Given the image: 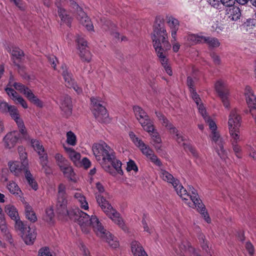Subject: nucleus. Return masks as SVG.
<instances>
[{"label": "nucleus", "mask_w": 256, "mask_h": 256, "mask_svg": "<svg viewBox=\"0 0 256 256\" xmlns=\"http://www.w3.org/2000/svg\"><path fill=\"white\" fill-rule=\"evenodd\" d=\"M92 152L98 161L102 160L101 164L104 170L113 174V168L120 174L123 173L122 170V162L116 158L115 153L105 142H101L94 144Z\"/></svg>", "instance_id": "obj_1"}, {"label": "nucleus", "mask_w": 256, "mask_h": 256, "mask_svg": "<svg viewBox=\"0 0 256 256\" xmlns=\"http://www.w3.org/2000/svg\"><path fill=\"white\" fill-rule=\"evenodd\" d=\"M55 4L58 9L64 8V6H68L70 8V11L74 14L78 20L88 30H93L94 26L90 18L76 2L73 0H56Z\"/></svg>", "instance_id": "obj_2"}, {"label": "nucleus", "mask_w": 256, "mask_h": 256, "mask_svg": "<svg viewBox=\"0 0 256 256\" xmlns=\"http://www.w3.org/2000/svg\"><path fill=\"white\" fill-rule=\"evenodd\" d=\"M72 218L76 220L81 228L82 230L84 233H88L90 226H92L94 230L96 232L102 228V224L96 216H92L91 218L83 212L79 208L73 210Z\"/></svg>", "instance_id": "obj_3"}, {"label": "nucleus", "mask_w": 256, "mask_h": 256, "mask_svg": "<svg viewBox=\"0 0 256 256\" xmlns=\"http://www.w3.org/2000/svg\"><path fill=\"white\" fill-rule=\"evenodd\" d=\"M96 202L104 212L116 224L126 230L123 220L120 214L112 208L109 202L101 195H96Z\"/></svg>", "instance_id": "obj_4"}, {"label": "nucleus", "mask_w": 256, "mask_h": 256, "mask_svg": "<svg viewBox=\"0 0 256 256\" xmlns=\"http://www.w3.org/2000/svg\"><path fill=\"white\" fill-rule=\"evenodd\" d=\"M190 194L189 200L192 202H186L190 206H194L195 208L200 212L201 214L206 220L208 223L210 222V218L208 216V213L206 211V208L204 204H202V200L198 198V196L196 190L193 186H190L188 188Z\"/></svg>", "instance_id": "obj_5"}, {"label": "nucleus", "mask_w": 256, "mask_h": 256, "mask_svg": "<svg viewBox=\"0 0 256 256\" xmlns=\"http://www.w3.org/2000/svg\"><path fill=\"white\" fill-rule=\"evenodd\" d=\"M90 100L92 104V112L95 118L100 122H108L110 119L106 108L100 104L97 98H92Z\"/></svg>", "instance_id": "obj_6"}, {"label": "nucleus", "mask_w": 256, "mask_h": 256, "mask_svg": "<svg viewBox=\"0 0 256 256\" xmlns=\"http://www.w3.org/2000/svg\"><path fill=\"white\" fill-rule=\"evenodd\" d=\"M168 34L161 36L157 38H152L153 46L158 57L167 54L168 51L171 48V44L168 40ZM162 58H163L162 57Z\"/></svg>", "instance_id": "obj_7"}, {"label": "nucleus", "mask_w": 256, "mask_h": 256, "mask_svg": "<svg viewBox=\"0 0 256 256\" xmlns=\"http://www.w3.org/2000/svg\"><path fill=\"white\" fill-rule=\"evenodd\" d=\"M133 110L136 119L144 130L148 132L152 131L153 130V122L144 110L137 106H134Z\"/></svg>", "instance_id": "obj_8"}, {"label": "nucleus", "mask_w": 256, "mask_h": 256, "mask_svg": "<svg viewBox=\"0 0 256 256\" xmlns=\"http://www.w3.org/2000/svg\"><path fill=\"white\" fill-rule=\"evenodd\" d=\"M76 42L81 59L83 61L90 62L92 59V54L88 50L86 40L84 37L78 36Z\"/></svg>", "instance_id": "obj_9"}, {"label": "nucleus", "mask_w": 256, "mask_h": 256, "mask_svg": "<svg viewBox=\"0 0 256 256\" xmlns=\"http://www.w3.org/2000/svg\"><path fill=\"white\" fill-rule=\"evenodd\" d=\"M210 138L214 142V146L218 155L222 159L226 160V152L224 148V142L219 133L216 131L212 132Z\"/></svg>", "instance_id": "obj_10"}, {"label": "nucleus", "mask_w": 256, "mask_h": 256, "mask_svg": "<svg viewBox=\"0 0 256 256\" xmlns=\"http://www.w3.org/2000/svg\"><path fill=\"white\" fill-rule=\"evenodd\" d=\"M191 39L194 40L196 42L206 44L208 46L209 49L217 48L220 44L219 40L214 37L194 34L192 36Z\"/></svg>", "instance_id": "obj_11"}, {"label": "nucleus", "mask_w": 256, "mask_h": 256, "mask_svg": "<svg viewBox=\"0 0 256 256\" xmlns=\"http://www.w3.org/2000/svg\"><path fill=\"white\" fill-rule=\"evenodd\" d=\"M215 89L220 98L224 106L228 108L230 106L228 94V90L225 87L224 83L222 80H218L215 84Z\"/></svg>", "instance_id": "obj_12"}, {"label": "nucleus", "mask_w": 256, "mask_h": 256, "mask_svg": "<svg viewBox=\"0 0 256 256\" xmlns=\"http://www.w3.org/2000/svg\"><path fill=\"white\" fill-rule=\"evenodd\" d=\"M96 234L98 236L105 240L112 248H116L119 246L117 238L114 237L109 232H106L102 226Z\"/></svg>", "instance_id": "obj_13"}, {"label": "nucleus", "mask_w": 256, "mask_h": 256, "mask_svg": "<svg viewBox=\"0 0 256 256\" xmlns=\"http://www.w3.org/2000/svg\"><path fill=\"white\" fill-rule=\"evenodd\" d=\"M167 34L164 21L160 18H156L153 26V32L151 36L152 39H158V38L161 36Z\"/></svg>", "instance_id": "obj_14"}, {"label": "nucleus", "mask_w": 256, "mask_h": 256, "mask_svg": "<svg viewBox=\"0 0 256 256\" xmlns=\"http://www.w3.org/2000/svg\"><path fill=\"white\" fill-rule=\"evenodd\" d=\"M240 120L241 117L238 112V110L236 108L232 110L228 121L229 130L232 131L234 129L239 130L240 126Z\"/></svg>", "instance_id": "obj_15"}, {"label": "nucleus", "mask_w": 256, "mask_h": 256, "mask_svg": "<svg viewBox=\"0 0 256 256\" xmlns=\"http://www.w3.org/2000/svg\"><path fill=\"white\" fill-rule=\"evenodd\" d=\"M66 205V198H58V201L56 204V210L60 214L68 216L70 218H72V216L74 213L73 210L72 211L68 210Z\"/></svg>", "instance_id": "obj_16"}, {"label": "nucleus", "mask_w": 256, "mask_h": 256, "mask_svg": "<svg viewBox=\"0 0 256 256\" xmlns=\"http://www.w3.org/2000/svg\"><path fill=\"white\" fill-rule=\"evenodd\" d=\"M244 94L246 103L250 108V112L254 110H256V96L252 88L249 86H246L245 88Z\"/></svg>", "instance_id": "obj_17"}, {"label": "nucleus", "mask_w": 256, "mask_h": 256, "mask_svg": "<svg viewBox=\"0 0 256 256\" xmlns=\"http://www.w3.org/2000/svg\"><path fill=\"white\" fill-rule=\"evenodd\" d=\"M19 133L16 131H13L8 133L4 138L5 147L8 148H13L16 144L20 138Z\"/></svg>", "instance_id": "obj_18"}, {"label": "nucleus", "mask_w": 256, "mask_h": 256, "mask_svg": "<svg viewBox=\"0 0 256 256\" xmlns=\"http://www.w3.org/2000/svg\"><path fill=\"white\" fill-rule=\"evenodd\" d=\"M60 108L66 116H70L72 112V102L70 98L68 95L61 97Z\"/></svg>", "instance_id": "obj_19"}, {"label": "nucleus", "mask_w": 256, "mask_h": 256, "mask_svg": "<svg viewBox=\"0 0 256 256\" xmlns=\"http://www.w3.org/2000/svg\"><path fill=\"white\" fill-rule=\"evenodd\" d=\"M27 162H9L8 166L10 172L15 176H18L22 174L26 166Z\"/></svg>", "instance_id": "obj_20"}, {"label": "nucleus", "mask_w": 256, "mask_h": 256, "mask_svg": "<svg viewBox=\"0 0 256 256\" xmlns=\"http://www.w3.org/2000/svg\"><path fill=\"white\" fill-rule=\"evenodd\" d=\"M21 236L26 244H32L34 243L36 238V233L34 229L31 228L28 226L27 230H26L24 234Z\"/></svg>", "instance_id": "obj_21"}, {"label": "nucleus", "mask_w": 256, "mask_h": 256, "mask_svg": "<svg viewBox=\"0 0 256 256\" xmlns=\"http://www.w3.org/2000/svg\"><path fill=\"white\" fill-rule=\"evenodd\" d=\"M131 250L134 256H148L140 244L137 241L132 242Z\"/></svg>", "instance_id": "obj_22"}, {"label": "nucleus", "mask_w": 256, "mask_h": 256, "mask_svg": "<svg viewBox=\"0 0 256 256\" xmlns=\"http://www.w3.org/2000/svg\"><path fill=\"white\" fill-rule=\"evenodd\" d=\"M160 176L164 181L172 184L174 187L178 186L179 180L177 179H175L174 176L167 171L161 169L160 170Z\"/></svg>", "instance_id": "obj_23"}, {"label": "nucleus", "mask_w": 256, "mask_h": 256, "mask_svg": "<svg viewBox=\"0 0 256 256\" xmlns=\"http://www.w3.org/2000/svg\"><path fill=\"white\" fill-rule=\"evenodd\" d=\"M169 26L171 28V34L174 41L176 40V32L178 29L179 22L178 20L173 17H169L168 20Z\"/></svg>", "instance_id": "obj_24"}, {"label": "nucleus", "mask_w": 256, "mask_h": 256, "mask_svg": "<svg viewBox=\"0 0 256 256\" xmlns=\"http://www.w3.org/2000/svg\"><path fill=\"white\" fill-rule=\"evenodd\" d=\"M156 114L157 116L159 118V120L162 121V125L170 130V134L177 132V129L174 127L172 124L169 122L168 120L160 112H156Z\"/></svg>", "instance_id": "obj_25"}, {"label": "nucleus", "mask_w": 256, "mask_h": 256, "mask_svg": "<svg viewBox=\"0 0 256 256\" xmlns=\"http://www.w3.org/2000/svg\"><path fill=\"white\" fill-rule=\"evenodd\" d=\"M16 122L18 125V126L20 130V132L22 136V138L25 140H30V137L28 134L26 130V127L24 126V122L22 118H20V116H17L16 118L13 119Z\"/></svg>", "instance_id": "obj_26"}, {"label": "nucleus", "mask_w": 256, "mask_h": 256, "mask_svg": "<svg viewBox=\"0 0 256 256\" xmlns=\"http://www.w3.org/2000/svg\"><path fill=\"white\" fill-rule=\"evenodd\" d=\"M25 178L29 186L33 190H36L38 188V185L35 180L33 178L32 175L26 166L24 170Z\"/></svg>", "instance_id": "obj_27"}, {"label": "nucleus", "mask_w": 256, "mask_h": 256, "mask_svg": "<svg viewBox=\"0 0 256 256\" xmlns=\"http://www.w3.org/2000/svg\"><path fill=\"white\" fill-rule=\"evenodd\" d=\"M228 11V10H226ZM228 14H229L228 18L230 20L236 21L240 18L241 16L240 10L236 6H232L228 9Z\"/></svg>", "instance_id": "obj_28"}, {"label": "nucleus", "mask_w": 256, "mask_h": 256, "mask_svg": "<svg viewBox=\"0 0 256 256\" xmlns=\"http://www.w3.org/2000/svg\"><path fill=\"white\" fill-rule=\"evenodd\" d=\"M58 12L62 22L66 24L68 26H70L72 18L67 14L64 8L58 9Z\"/></svg>", "instance_id": "obj_29"}, {"label": "nucleus", "mask_w": 256, "mask_h": 256, "mask_svg": "<svg viewBox=\"0 0 256 256\" xmlns=\"http://www.w3.org/2000/svg\"><path fill=\"white\" fill-rule=\"evenodd\" d=\"M174 188L176 190L178 194L180 196L182 200H186V201L189 200L190 194H188L187 190L184 188L183 186L180 184L179 181L178 184V186Z\"/></svg>", "instance_id": "obj_30"}, {"label": "nucleus", "mask_w": 256, "mask_h": 256, "mask_svg": "<svg viewBox=\"0 0 256 256\" xmlns=\"http://www.w3.org/2000/svg\"><path fill=\"white\" fill-rule=\"evenodd\" d=\"M55 160L57 165L61 170L69 165V162L61 154L57 153L55 155Z\"/></svg>", "instance_id": "obj_31"}, {"label": "nucleus", "mask_w": 256, "mask_h": 256, "mask_svg": "<svg viewBox=\"0 0 256 256\" xmlns=\"http://www.w3.org/2000/svg\"><path fill=\"white\" fill-rule=\"evenodd\" d=\"M61 170L64 176L68 178L70 180L74 182H76V179L75 176V174L72 167L70 166V164L64 168V169Z\"/></svg>", "instance_id": "obj_32"}, {"label": "nucleus", "mask_w": 256, "mask_h": 256, "mask_svg": "<svg viewBox=\"0 0 256 256\" xmlns=\"http://www.w3.org/2000/svg\"><path fill=\"white\" fill-rule=\"evenodd\" d=\"M5 212L13 220L19 218L18 212L16 208L12 205H8L5 207Z\"/></svg>", "instance_id": "obj_33"}, {"label": "nucleus", "mask_w": 256, "mask_h": 256, "mask_svg": "<svg viewBox=\"0 0 256 256\" xmlns=\"http://www.w3.org/2000/svg\"><path fill=\"white\" fill-rule=\"evenodd\" d=\"M27 141L30 140V144L34 150L38 152L39 156L43 154L44 151V148L41 144L40 142L36 139H30L26 140Z\"/></svg>", "instance_id": "obj_34"}, {"label": "nucleus", "mask_w": 256, "mask_h": 256, "mask_svg": "<svg viewBox=\"0 0 256 256\" xmlns=\"http://www.w3.org/2000/svg\"><path fill=\"white\" fill-rule=\"evenodd\" d=\"M74 197L80 202L81 208L85 210L88 208V203L86 200L85 196L82 194V193L79 192H76L74 194Z\"/></svg>", "instance_id": "obj_35"}, {"label": "nucleus", "mask_w": 256, "mask_h": 256, "mask_svg": "<svg viewBox=\"0 0 256 256\" xmlns=\"http://www.w3.org/2000/svg\"><path fill=\"white\" fill-rule=\"evenodd\" d=\"M12 55L14 60V62L18 66V64H16V60L18 62L21 60L24 56V52L18 48H14L12 51Z\"/></svg>", "instance_id": "obj_36"}, {"label": "nucleus", "mask_w": 256, "mask_h": 256, "mask_svg": "<svg viewBox=\"0 0 256 256\" xmlns=\"http://www.w3.org/2000/svg\"><path fill=\"white\" fill-rule=\"evenodd\" d=\"M25 214L26 218L32 222H35L37 218L36 216L35 213L32 210V207L28 204H26L25 206Z\"/></svg>", "instance_id": "obj_37"}, {"label": "nucleus", "mask_w": 256, "mask_h": 256, "mask_svg": "<svg viewBox=\"0 0 256 256\" xmlns=\"http://www.w3.org/2000/svg\"><path fill=\"white\" fill-rule=\"evenodd\" d=\"M26 96L34 104L39 107L42 106V102L32 92V90L28 91Z\"/></svg>", "instance_id": "obj_38"}, {"label": "nucleus", "mask_w": 256, "mask_h": 256, "mask_svg": "<svg viewBox=\"0 0 256 256\" xmlns=\"http://www.w3.org/2000/svg\"><path fill=\"white\" fill-rule=\"evenodd\" d=\"M7 188L9 192L14 194L20 196L22 191L18 184L14 182H10L7 186Z\"/></svg>", "instance_id": "obj_39"}, {"label": "nucleus", "mask_w": 256, "mask_h": 256, "mask_svg": "<svg viewBox=\"0 0 256 256\" xmlns=\"http://www.w3.org/2000/svg\"><path fill=\"white\" fill-rule=\"evenodd\" d=\"M62 75L66 82V86L68 87H70L74 86V80L72 78V74H70L66 70H64Z\"/></svg>", "instance_id": "obj_40"}, {"label": "nucleus", "mask_w": 256, "mask_h": 256, "mask_svg": "<svg viewBox=\"0 0 256 256\" xmlns=\"http://www.w3.org/2000/svg\"><path fill=\"white\" fill-rule=\"evenodd\" d=\"M64 148L65 150L68 152L70 158L74 163H76V162H78L80 158V153L76 152L74 149L72 148Z\"/></svg>", "instance_id": "obj_41"}, {"label": "nucleus", "mask_w": 256, "mask_h": 256, "mask_svg": "<svg viewBox=\"0 0 256 256\" xmlns=\"http://www.w3.org/2000/svg\"><path fill=\"white\" fill-rule=\"evenodd\" d=\"M167 54H163V56L162 57L164 58H161L160 57H158L159 58V60L162 66L165 69L166 72L169 76H172V72L171 70L170 66L168 65V59L166 58Z\"/></svg>", "instance_id": "obj_42"}, {"label": "nucleus", "mask_w": 256, "mask_h": 256, "mask_svg": "<svg viewBox=\"0 0 256 256\" xmlns=\"http://www.w3.org/2000/svg\"><path fill=\"white\" fill-rule=\"evenodd\" d=\"M14 221L16 222L15 228L16 230H19L20 232L21 236L24 235L26 230L28 229V226L20 220V218H17Z\"/></svg>", "instance_id": "obj_43"}, {"label": "nucleus", "mask_w": 256, "mask_h": 256, "mask_svg": "<svg viewBox=\"0 0 256 256\" xmlns=\"http://www.w3.org/2000/svg\"><path fill=\"white\" fill-rule=\"evenodd\" d=\"M12 86L18 90L23 93L26 96L27 92L30 91V90L28 87H26L24 84L21 83L14 82L12 84Z\"/></svg>", "instance_id": "obj_44"}, {"label": "nucleus", "mask_w": 256, "mask_h": 256, "mask_svg": "<svg viewBox=\"0 0 256 256\" xmlns=\"http://www.w3.org/2000/svg\"><path fill=\"white\" fill-rule=\"evenodd\" d=\"M230 134L232 137V144H233V143L237 144L240 141L239 130L234 129L232 131L230 130Z\"/></svg>", "instance_id": "obj_45"}, {"label": "nucleus", "mask_w": 256, "mask_h": 256, "mask_svg": "<svg viewBox=\"0 0 256 256\" xmlns=\"http://www.w3.org/2000/svg\"><path fill=\"white\" fill-rule=\"evenodd\" d=\"M7 114H9L12 119L16 118L19 116L20 114L18 110L14 106L10 105L8 109Z\"/></svg>", "instance_id": "obj_46"}, {"label": "nucleus", "mask_w": 256, "mask_h": 256, "mask_svg": "<svg viewBox=\"0 0 256 256\" xmlns=\"http://www.w3.org/2000/svg\"><path fill=\"white\" fill-rule=\"evenodd\" d=\"M66 138V142L68 144L73 146L76 144V136L72 132H67Z\"/></svg>", "instance_id": "obj_47"}, {"label": "nucleus", "mask_w": 256, "mask_h": 256, "mask_svg": "<svg viewBox=\"0 0 256 256\" xmlns=\"http://www.w3.org/2000/svg\"><path fill=\"white\" fill-rule=\"evenodd\" d=\"M38 255L40 256H56L54 252L46 246L42 248L39 250Z\"/></svg>", "instance_id": "obj_48"}, {"label": "nucleus", "mask_w": 256, "mask_h": 256, "mask_svg": "<svg viewBox=\"0 0 256 256\" xmlns=\"http://www.w3.org/2000/svg\"><path fill=\"white\" fill-rule=\"evenodd\" d=\"M18 150L21 160L24 162H26L27 158V154L25 152L24 148L22 146H19L18 148Z\"/></svg>", "instance_id": "obj_49"}, {"label": "nucleus", "mask_w": 256, "mask_h": 256, "mask_svg": "<svg viewBox=\"0 0 256 256\" xmlns=\"http://www.w3.org/2000/svg\"><path fill=\"white\" fill-rule=\"evenodd\" d=\"M152 138L154 142L156 144H160L162 142L160 137L158 133L154 131V127L153 126V130L150 132Z\"/></svg>", "instance_id": "obj_50"}, {"label": "nucleus", "mask_w": 256, "mask_h": 256, "mask_svg": "<svg viewBox=\"0 0 256 256\" xmlns=\"http://www.w3.org/2000/svg\"><path fill=\"white\" fill-rule=\"evenodd\" d=\"M115 25L109 20H106L102 24V28L106 31H111L114 29Z\"/></svg>", "instance_id": "obj_51"}, {"label": "nucleus", "mask_w": 256, "mask_h": 256, "mask_svg": "<svg viewBox=\"0 0 256 256\" xmlns=\"http://www.w3.org/2000/svg\"><path fill=\"white\" fill-rule=\"evenodd\" d=\"M182 144L186 150L189 151L195 158L198 157V154L196 149L193 146L187 144L184 142Z\"/></svg>", "instance_id": "obj_52"}, {"label": "nucleus", "mask_w": 256, "mask_h": 256, "mask_svg": "<svg viewBox=\"0 0 256 256\" xmlns=\"http://www.w3.org/2000/svg\"><path fill=\"white\" fill-rule=\"evenodd\" d=\"M140 150H141L142 154H144L146 156L147 158H148L150 156H151V154H152L154 153V152L152 151V150L149 148V146L146 145L145 144H144V147L142 146L140 148Z\"/></svg>", "instance_id": "obj_53"}, {"label": "nucleus", "mask_w": 256, "mask_h": 256, "mask_svg": "<svg viewBox=\"0 0 256 256\" xmlns=\"http://www.w3.org/2000/svg\"><path fill=\"white\" fill-rule=\"evenodd\" d=\"M65 190L66 187L64 184H59L58 198H66Z\"/></svg>", "instance_id": "obj_54"}, {"label": "nucleus", "mask_w": 256, "mask_h": 256, "mask_svg": "<svg viewBox=\"0 0 256 256\" xmlns=\"http://www.w3.org/2000/svg\"><path fill=\"white\" fill-rule=\"evenodd\" d=\"M204 118L205 122L208 124L210 128L212 130V132L216 131V123L208 116L204 117Z\"/></svg>", "instance_id": "obj_55"}, {"label": "nucleus", "mask_w": 256, "mask_h": 256, "mask_svg": "<svg viewBox=\"0 0 256 256\" xmlns=\"http://www.w3.org/2000/svg\"><path fill=\"white\" fill-rule=\"evenodd\" d=\"M126 170L128 172H130L134 170L135 172L138 170V166L134 160H130L127 164Z\"/></svg>", "instance_id": "obj_56"}, {"label": "nucleus", "mask_w": 256, "mask_h": 256, "mask_svg": "<svg viewBox=\"0 0 256 256\" xmlns=\"http://www.w3.org/2000/svg\"><path fill=\"white\" fill-rule=\"evenodd\" d=\"M46 220L48 222H50L52 220L54 217V210L52 208H48L46 210Z\"/></svg>", "instance_id": "obj_57"}, {"label": "nucleus", "mask_w": 256, "mask_h": 256, "mask_svg": "<svg viewBox=\"0 0 256 256\" xmlns=\"http://www.w3.org/2000/svg\"><path fill=\"white\" fill-rule=\"evenodd\" d=\"M148 158L150 159L152 163L158 166H160L162 165L160 160L154 154V153L152 154H151V156Z\"/></svg>", "instance_id": "obj_58"}, {"label": "nucleus", "mask_w": 256, "mask_h": 256, "mask_svg": "<svg viewBox=\"0 0 256 256\" xmlns=\"http://www.w3.org/2000/svg\"><path fill=\"white\" fill-rule=\"evenodd\" d=\"M39 156L40 162L42 167L45 168V166L48 162L47 154L44 152L42 154Z\"/></svg>", "instance_id": "obj_59"}, {"label": "nucleus", "mask_w": 256, "mask_h": 256, "mask_svg": "<svg viewBox=\"0 0 256 256\" xmlns=\"http://www.w3.org/2000/svg\"><path fill=\"white\" fill-rule=\"evenodd\" d=\"M192 94V97L194 100L197 106H198L199 102H200L201 100L199 97V96L197 94L194 89H192V90L190 91Z\"/></svg>", "instance_id": "obj_60"}, {"label": "nucleus", "mask_w": 256, "mask_h": 256, "mask_svg": "<svg viewBox=\"0 0 256 256\" xmlns=\"http://www.w3.org/2000/svg\"><path fill=\"white\" fill-rule=\"evenodd\" d=\"M10 105L6 102H2L0 104V111L4 114H7L8 109Z\"/></svg>", "instance_id": "obj_61"}, {"label": "nucleus", "mask_w": 256, "mask_h": 256, "mask_svg": "<svg viewBox=\"0 0 256 256\" xmlns=\"http://www.w3.org/2000/svg\"><path fill=\"white\" fill-rule=\"evenodd\" d=\"M210 56L215 64L218 65L220 64V58L216 54L212 52L210 53Z\"/></svg>", "instance_id": "obj_62"}, {"label": "nucleus", "mask_w": 256, "mask_h": 256, "mask_svg": "<svg viewBox=\"0 0 256 256\" xmlns=\"http://www.w3.org/2000/svg\"><path fill=\"white\" fill-rule=\"evenodd\" d=\"M244 26L246 27H255L256 25V20L254 18H248L247 19L246 22L244 23Z\"/></svg>", "instance_id": "obj_63"}, {"label": "nucleus", "mask_w": 256, "mask_h": 256, "mask_svg": "<svg viewBox=\"0 0 256 256\" xmlns=\"http://www.w3.org/2000/svg\"><path fill=\"white\" fill-rule=\"evenodd\" d=\"M232 145L233 150L236 156L238 158H241V155L240 154L241 149H240V146H238L237 144H234V143H233V144H232Z\"/></svg>", "instance_id": "obj_64"}]
</instances>
